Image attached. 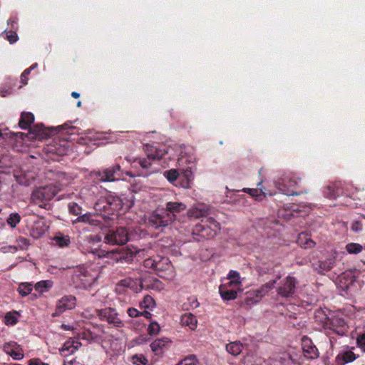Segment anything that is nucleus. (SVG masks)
<instances>
[{
    "instance_id": "33",
    "label": "nucleus",
    "mask_w": 365,
    "mask_h": 365,
    "mask_svg": "<svg viewBox=\"0 0 365 365\" xmlns=\"http://www.w3.org/2000/svg\"><path fill=\"white\" fill-rule=\"evenodd\" d=\"M228 279L229 282L227 283L229 284L230 287H239L240 284V273L237 271L231 270L228 274Z\"/></svg>"
},
{
    "instance_id": "31",
    "label": "nucleus",
    "mask_w": 365,
    "mask_h": 365,
    "mask_svg": "<svg viewBox=\"0 0 365 365\" xmlns=\"http://www.w3.org/2000/svg\"><path fill=\"white\" fill-rule=\"evenodd\" d=\"M53 241L58 246H59L61 247H67L69 245V244L71 242L69 236L64 235L61 233L58 235H56L53 237Z\"/></svg>"
},
{
    "instance_id": "55",
    "label": "nucleus",
    "mask_w": 365,
    "mask_h": 365,
    "mask_svg": "<svg viewBox=\"0 0 365 365\" xmlns=\"http://www.w3.org/2000/svg\"><path fill=\"white\" fill-rule=\"evenodd\" d=\"M31 73V69H25L21 75V82L24 85H26L29 80V76Z\"/></svg>"
},
{
    "instance_id": "57",
    "label": "nucleus",
    "mask_w": 365,
    "mask_h": 365,
    "mask_svg": "<svg viewBox=\"0 0 365 365\" xmlns=\"http://www.w3.org/2000/svg\"><path fill=\"white\" fill-rule=\"evenodd\" d=\"M188 301L190 302V305L192 309H195L200 305V303L197 302L195 297H190L188 298Z\"/></svg>"
},
{
    "instance_id": "39",
    "label": "nucleus",
    "mask_w": 365,
    "mask_h": 365,
    "mask_svg": "<svg viewBox=\"0 0 365 365\" xmlns=\"http://www.w3.org/2000/svg\"><path fill=\"white\" fill-rule=\"evenodd\" d=\"M206 214V211L203 210H200L198 208H192L190 209L187 211V215L189 217H193V218H200L203 217Z\"/></svg>"
},
{
    "instance_id": "54",
    "label": "nucleus",
    "mask_w": 365,
    "mask_h": 365,
    "mask_svg": "<svg viewBox=\"0 0 365 365\" xmlns=\"http://www.w3.org/2000/svg\"><path fill=\"white\" fill-rule=\"evenodd\" d=\"M356 344L361 349L365 348V334L358 335L356 338Z\"/></svg>"
},
{
    "instance_id": "50",
    "label": "nucleus",
    "mask_w": 365,
    "mask_h": 365,
    "mask_svg": "<svg viewBox=\"0 0 365 365\" xmlns=\"http://www.w3.org/2000/svg\"><path fill=\"white\" fill-rule=\"evenodd\" d=\"M8 26L10 27V30L16 31L18 29V19L15 16H12L7 21Z\"/></svg>"
},
{
    "instance_id": "25",
    "label": "nucleus",
    "mask_w": 365,
    "mask_h": 365,
    "mask_svg": "<svg viewBox=\"0 0 365 365\" xmlns=\"http://www.w3.org/2000/svg\"><path fill=\"white\" fill-rule=\"evenodd\" d=\"M155 272L158 273L166 269H168L170 266V262L166 257H163L160 255H156V262L155 264Z\"/></svg>"
},
{
    "instance_id": "19",
    "label": "nucleus",
    "mask_w": 365,
    "mask_h": 365,
    "mask_svg": "<svg viewBox=\"0 0 365 365\" xmlns=\"http://www.w3.org/2000/svg\"><path fill=\"white\" fill-rule=\"evenodd\" d=\"M76 298L73 295H65L58 300L56 303V308L55 313L53 316L60 315L67 309H72L75 308Z\"/></svg>"
},
{
    "instance_id": "40",
    "label": "nucleus",
    "mask_w": 365,
    "mask_h": 365,
    "mask_svg": "<svg viewBox=\"0 0 365 365\" xmlns=\"http://www.w3.org/2000/svg\"><path fill=\"white\" fill-rule=\"evenodd\" d=\"M21 217L20 215L16 213H11L10 214L9 217L7 219V223L11 227H15L17 224L20 222Z\"/></svg>"
},
{
    "instance_id": "47",
    "label": "nucleus",
    "mask_w": 365,
    "mask_h": 365,
    "mask_svg": "<svg viewBox=\"0 0 365 365\" xmlns=\"http://www.w3.org/2000/svg\"><path fill=\"white\" fill-rule=\"evenodd\" d=\"M17 243L21 250H26L30 245L29 240L22 237L17 240Z\"/></svg>"
},
{
    "instance_id": "8",
    "label": "nucleus",
    "mask_w": 365,
    "mask_h": 365,
    "mask_svg": "<svg viewBox=\"0 0 365 365\" xmlns=\"http://www.w3.org/2000/svg\"><path fill=\"white\" fill-rule=\"evenodd\" d=\"M34 122V115L31 112H22L19 122V126L24 130L30 129V134H32L34 138H44L47 137L46 128L42 124H36L31 128Z\"/></svg>"
},
{
    "instance_id": "56",
    "label": "nucleus",
    "mask_w": 365,
    "mask_h": 365,
    "mask_svg": "<svg viewBox=\"0 0 365 365\" xmlns=\"http://www.w3.org/2000/svg\"><path fill=\"white\" fill-rule=\"evenodd\" d=\"M127 313L130 317L133 318L140 317V314H141V312H139L135 308L130 307L127 310Z\"/></svg>"
},
{
    "instance_id": "6",
    "label": "nucleus",
    "mask_w": 365,
    "mask_h": 365,
    "mask_svg": "<svg viewBox=\"0 0 365 365\" xmlns=\"http://www.w3.org/2000/svg\"><path fill=\"white\" fill-rule=\"evenodd\" d=\"M124 172L119 164L103 168L101 170L93 171L91 176L96 183L111 182L119 180L123 178Z\"/></svg>"
},
{
    "instance_id": "37",
    "label": "nucleus",
    "mask_w": 365,
    "mask_h": 365,
    "mask_svg": "<svg viewBox=\"0 0 365 365\" xmlns=\"http://www.w3.org/2000/svg\"><path fill=\"white\" fill-rule=\"evenodd\" d=\"M32 289H33L32 284L28 283V282H24V283H21L19 284V288H18V292L22 297H26L29 294L31 293Z\"/></svg>"
},
{
    "instance_id": "3",
    "label": "nucleus",
    "mask_w": 365,
    "mask_h": 365,
    "mask_svg": "<svg viewBox=\"0 0 365 365\" xmlns=\"http://www.w3.org/2000/svg\"><path fill=\"white\" fill-rule=\"evenodd\" d=\"M88 251L98 258H108L117 263H130L136 255L140 254L141 252L136 248L130 247L116 249L111 251H106L98 247H91Z\"/></svg>"
},
{
    "instance_id": "21",
    "label": "nucleus",
    "mask_w": 365,
    "mask_h": 365,
    "mask_svg": "<svg viewBox=\"0 0 365 365\" xmlns=\"http://www.w3.org/2000/svg\"><path fill=\"white\" fill-rule=\"evenodd\" d=\"M236 288H238V287H230L228 283H225L220 286L219 292L223 299L232 300L236 299L237 296Z\"/></svg>"
},
{
    "instance_id": "5",
    "label": "nucleus",
    "mask_w": 365,
    "mask_h": 365,
    "mask_svg": "<svg viewBox=\"0 0 365 365\" xmlns=\"http://www.w3.org/2000/svg\"><path fill=\"white\" fill-rule=\"evenodd\" d=\"M220 230V225L213 217H204L195 225L192 235L196 241L214 238Z\"/></svg>"
},
{
    "instance_id": "7",
    "label": "nucleus",
    "mask_w": 365,
    "mask_h": 365,
    "mask_svg": "<svg viewBox=\"0 0 365 365\" xmlns=\"http://www.w3.org/2000/svg\"><path fill=\"white\" fill-rule=\"evenodd\" d=\"M60 190L57 185L52 184L38 187L31 194V201L41 208H46L48 205L46 202L52 200Z\"/></svg>"
},
{
    "instance_id": "49",
    "label": "nucleus",
    "mask_w": 365,
    "mask_h": 365,
    "mask_svg": "<svg viewBox=\"0 0 365 365\" xmlns=\"http://www.w3.org/2000/svg\"><path fill=\"white\" fill-rule=\"evenodd\" d=\"M362 223L359 220H354L351 222V230L354 232H359L362 230Z\"/></svg>"
},
{
    "instance_id": "30",
    "label": "nucleus",
    "mask_w": 365,
    "mask_h": 365,
    "mask_svg": "<svg viewBox=\"0 0 365 365\" xmlns=\"http://www.w3.org/2000/svg\"><path fill=\"white\" fill-rule=\"evenodd\" d=\"M19 313L17 311L7 312L4 316V324L7 326H14L18 322V317Z\"/></svg>"
},
{
    "instance_id": "61",
    "label": "nucleus",
    "mask_w": 365,
    "mask_h": 365,
    "mask_svg": "<svg viewBox=\"0 0 365 365\" xmlns=\"http://www.w3.org/2000/svg\"><path fill=\"white\" fill-rule=\"evenodd\" d=\"M71 96H72L73 98H79V97H80V93H77V92H76V91H73V92L71 93Z\"/></svg>"
},
{
    "instance_id": "20",
    "label": "nucleus",
    "mask_w": 365,
    "mask_h": 365,
    "mask_svg": "<svg viewBox=\"0 0 365 365\" xmlns=\"http://www.w3.org/2000/svg\"><path fill=\"white\" fill-rule=\"evenodd\" d=\"M4 350L15 360H20L24 356L22 349L15 341L5 343L4 344Z\"/></svg>"
},
{
    "instance_id": "43",
    "label": "nucleus",
    "mask_w": 365,
    "mask_h": 365,
    "mask_svg": "<svg viewBox=\"0 0 365 365\" xmlns=\"http://www.w3.org/2000/svg\"><path fill=\"white\" fill-rule=\"evenodd\" d=\"M4 33H6V39L9 41L10 43H14L17 41L19 39L18 35L16 34V31L10 30L9 31H6V30L4 31Z\"/></svg>"
},
{
    "instance_id": "41",
    "label": "nucleus",
    "mask_w": 365,
    "mask_h": 365,
    "mask_svg": "<svg viewBox=\"0 0 365 365\" xmlns=\"http://www.w3.org/2000/svg\"><path fill=\"white\" fill-rule=\"evenodd\" d=\"M132 362L135 365H146L148 361L144 355L135 354L132 357Z\"/></svg>"
},
{
    "instance_id": "13",
    "label": "nucleus",
    "mask_w": 365,
    "mask_h": 365,
    "mask_svg": "<svg viewBox=\"0 0 365 365\" xmlns=\"http://www.w3.org/2000/svg\"><path fill=\"white\" fill-rule=\"evenodd\" d=\"M96 314L98 317L102 320L107 322L109 324H113L115 327H123L124 324L118 317V314L115 309L106 307L101 309H96Z\"/></svg>"
},
{
    "instance_id": "23",
    "label": "nucleus",
    "mask_w": 365,
    "mask_h": 365,
    "mask_svg": "<svg viewBox=\"0 0 365 365\" xmlns=\"http://www.w3.org/2000/svg\"><path fill=\"white\" fill-rule=\"evenodd\" d=\"M297 244L304 249L312 248L315 246V242L307 232H301L298 235Z\"/></svg>"
},
{
    "instance_id": "42",
    "label": "nucleus",
    "mask_w": 365,
    "mask_h": 365,
    "mask_svg": "<svg viewBox=\"0 0 365 365\" xmlns=\"http://www.w3.org/2000/svg\"><path fill=\"white\" fill-rule=\"evenodd\" d=\"M180 361L182 365H197L199 362L197 356L194 354L185 357Z\"/></svg>"
},
{
    "instance_id": "38",
    "label": "nucleus",
    "mask_w": 365,
    "mask_h": 365,
    "mask_svg": "<svg viewBox=\"0 0 365 365\" xmlns=\"http://www.w3.org/2000/svg\"><path fill=\"white\" fill-rule=\"evenodd\" d=\"M44 232L45 228L43 227V225L40 222H36L34 225L31 232V235L34 237L38 238L42 236Z\"/></svg>"
},
{
    "instance_id": "12",
    "label": "nucleus",
    "mask_w": 365,
    "mask_h": 365,
    "mask_svg": "<svg viewBox=\"0 0 365 365\" xmlns=\"http://www.w3.org/2000/svg\"><path fill=\"white\" fill-rule=\"evenodd\" d=\"M354 349V347H346L338 353L333 363H331L328 358L324 359V363L325 365H345L353 362L359 356L353 351Z\"/></svg>"
},
{
    "instance_id": "35",
    "label": "nucleus",
    "mask_w": 365,
    "mask_h": 365,
    "mask_svg": "<svg viewBox=\"0 0 365 365\" xmlns=\"http://www.w3.org/2000/svg\"><path fill=\"white\" fill-rule=\"evenodd\" d=\"M346 250L349 254L356 255L363 250V246L359 243L350 242L346 245Z\"/></svg>"
},
{
    "instance_id": "48",
    "label": "nucleus",
    "mask_w": 365,
    "mask_h": 365,
    "mask_svg": "<svg viewBox=\"0 0 365 365\" xmlns=\"http://www.w3.org/2000/svg\"><path fill=\"white\" fill-rule=\"evenodd\" d=\"M56 129L60 132V131H63V130H66L68 129V133H70V134H73L74 132L73 130H75L76 129V127L74 126H72V125H70V124L68 123H64L63 125H59L58 127L56 128Z\"/></svg>"
},
{
    "instance_id": "17",
    "label": "nucleus",
    "mask_w": 365,
    "mask_h": 365,
    "mask_svg": "<svg viewBox=\"0 0 365 365\" xmlns=\"http://www.w3.org/2000/svg\"><path fill=\"white\" fill-rule=\"evenodd\" d=\"M124 200L118 196H109L106 200L103 209L108 215H114L120 211H124Z\"/></svg>"
},
{
    "instance_id": "46",
    "label": "nucleus",
    "mask_w": 365,
    "mask_h": 365,
    "mask_svg": "<svg viewBox=\"0 0 365 365\" xmlns=\"http://www.w3.org/2000/svg\"><path fill=\"white\" fill-rule=\"evenodd\" d=\"M78 222H88L90 225H95V220L93 219V216L90 213L84 214L78 217Z\"/></svg>"
},
{
    "instance_id": "64",
    "label": "nucleus",
    "mask_w": 365,
    "mask_h": 365,
    "mask_svg": "<svg viewBox=\"0 0 365 365\" xmlns=\"http://www.w3.org/2000/svg\"><path fill=\"white\" fill-rule=\"evenodd\" d=\"M125 175H128V176H130V177L133 176L130 171L125 172Z\"/></svg>"
},
{
    "instance_id": "27",
    "label": "nucleus",
    "mask_w": 365,
    "mask_h": 365,
    "mask_svg": "<svg viewBox=\"0 0 365 365\" xmlns=\"http://www.w3.org/2000/svg\"><path fill=\"white\" fill-rule=\"evenodd\" d=\"M341 194L340 183L334 182L327 187L324 195L329 198L335 199Z\"/></svg>"
},
{
    "instance_id": "18",
    "label": "nucleus",
    "mask_w": 365,
    "mask_h": 365,
    "mask_svg": "<svg viewBox=\"0 0 365 365\" xmlns=\"http://www.w3.org/2000/svg\"><path fill=\"white\" fill-rule=\"evenodd\" d=\"M302 348L304 357L308 359H315L319 356L318 349L307 336L302 338Z\"/></svg>"
},
{
    "instance_id": "45",
    "label": "nucleus",
    "mask_w": 365,
    "mask_h": 365,
    "mask_svg": "<svg viewBox=\"0 0 365 365\" xmlns=\"http://www.w3.org/2000/svg\"><path fill=\"white\" fill-rule=\"evenodd\" d=\"M156 262V256L148 257L143 261V266L145 268L151 269L155 270V264Z\"/></svg>"
},
{
    "instance_id": "11",
    "label": "nucleus",
    "mask_w": 365,
    "mask_h": 365,
    "mask_svg": "<svg viewBox=\"0 0 365 365\" xmlns=\"http://www.w3.org/2000/svg\"><path fill=\"white\" fill-rule=\"evenodd\" d=\"M129 240V235L127 229L118 227L115 230H109L105 235L103 242L110 245H123Z\"/></svg>"
},
{
    "instance_id": "34",
    "label": "nucleus",
    "mask_w": 365,
    "mask_h": 365,
    "mask_svg": "<svg viewBox=\"0 0 365 365\" xmlns=\"http://www.w3.org/2000/svg\"><path fill=\"white\" fill-rule=\"evenodd\" d=\"M53 286V282L51 280H42L37 282L34 288L35 289L40 292L43 293L47 290V289L51 288Z\"/></svg>"
},
{
    "instance_id": "32",
    "label": "nucleus",
    "mask_w": 365,
    "mask_h": 365,
    "mask_svg": "<svg viewBox=\"0 0 365 365\" xmlns=\"http://www.w3.org/2000/svg\"><path fill=\"white\" fill-rule=\"evenodd\" d=\"M242 191L250 194L252 197H255L256 200H262V197L265 196L264 192L259 187L258 188H244Z\"/></svg>"
},
{
    "instance_id": "28",
    "label": "nucleus",
    "mask_w": 365,
    "mask_h": 365,
    "mask_svg": "<svg viewBox=\"0 0 365 365\" xmlns=\"http://www.w3.org/2000/svg\"><path fill=\"white\" fill-rule=\"evenodd\" d=\"M167 342L168 340L165 339H155L151 343L150 348L156 355H160L163 353V348Z\"/></svg>"
},
{
    "instance_id": "4",
    "label": "nucleus",
    "mask_w": 365,
    "mask_h": 365,
    "mask_svg": "<svg viewBox=\"0 0 365 365\" xmlns=\"http://www.w3.org/2000/svg\"><path fill=\"white\" fill-rule=\"evenodd\" d=\"M146 147V158H135L132 163L133 167H140L143 169L142 173L139 174V175L143 176H148L155 173L157 169L153 168V163L155 161L160 160L167 153L165 150L152 145H148Z\"/></svg>"
},
{
    "instance_id": "58",
    "label": "nucleus",
    "mask_w": 365,
    "mask_h": 365,
    "mask_svg": "<svg viewBox=\"0 0 365 365\" xmlns=\"http://www.w3.org/2000/svg\"><path fill=\"white\" fill-rule=\"evenodd\" d=\"M283 365H300L299 364L294 361L290 356L288 357L287 360H285L284 364Z\"/></svg>"
},
{
    "instance_id": "60",
    "label": "nucleus",
    "mask_w": 365,
    "mask_h": 365,
    "mask_svg": "<svg viewBox=\"0 0 365 365\" xmlns=\"http://www.w3.org/2000/svg\"><path fill=\"white\" fill-rule=\"evenodd\" d=\"M140 316H143L146 319H150L152 317V314L150 312L144 311L142 312L141 314H140Z\"/></svg>"
},
{
    "instance_id": "14",
    "label": "nucleus",
    "mask_w": 365,
    "mask_h": 365,
    "mask_svg": "<svg viewBox=\"0 0 365 365\" xmlns=\"http://www.w3.org/2000/svg\"><path fill=\"white\" fill-rule=\"evenodd\" d=\"M276 282V280L269 281V282L262 285L257 290L250 292V295L246 297V304L247 305H252L259 302V300L265 296L269 290L274 287Z\"/></svg>"
},
{
    "instance_id": "22",
    "label": "nucleus",
    "mask_w": 365,
    "mask_h": 365,
    "mask_svg": "<svg viewBox=\"0 0 365 365\" xmlns=\"http://www.w3.org/2000/svg\"><path fill=\"white\" fill-rule=\"evenodd\" d=\"M187 209V205L180 202H168L165 205V210L173 215L174 220L176 219V215Z\"/></svg>"
},
{
    "instance_id": "62",
    "label": "nucleus",
    "mask_w": 365,
    "mask_h": 365,
    "mask_svg": "<svg viewBox=\"0 0 365 365\" xmlns=\"http://www.w3.org/2000/svg\"><path fill=\"white\" fill-rule=\"evenodd\" d=\"M38 66V63H35L34 64H32L29 68H28L27 69H31V71L32 70H34V68H37Z\"/></svg>"
},
{
    "instance_id": "51",
    "label": "nucleus",
    "mask_w": 365,
    "mask_h": 365,
    "mask_svg": "<svg viewBox=\"0 0 365 365\" xmlns=\"http://www.w3.org/2000/svg\"><path fill=\"white\" fill-rule=\"evenodd\" d=\"M68 209L71 213L78 215L81 213V207L75 202L68 205Z\"/></svg>"
},
{
    "instance_id": "53",
    "label": "nucleus",
    "mask_w": 365,
    "mask_h": 365,
    "mask_svg": "<svg viewBox=\"0 0 365 365\" xmlns=\"http://www.w3.org/2000/svg\"><path fill=\"white\" fill-rule=\"evenodd\" d=\"M88 242L91 245H98L101 242V237L98 235H91L88 237Z\"/></svg>"
},
{
    "instance_id": "36",
    "label": "nucleus",
    "mask_w": 365,
    "mask_h": 365,
    "mask_svg": "<svg viewBox=\"0 0 365 365\" xmlns=\"http://www.w3.org/2000/svg\"><path fill=\"white\" fill-rule=\"evenodd\" d=\"M155 306V302L153 298L150 295L144 297L143 300L140 302V307L141 309H153Z\"/></svg>"
},
{
    "instance_id": "63",
    "label": "nucleus",
    "mask_w": 365,
    "mask_h": 365,
    "mask_svg": "<svg viewBox=\"0 0 365 365\" xmlns=\"http://www.w3.org/2000/svg\"><path fill=\"white\" fill-rule=\"evenodd\" d=\"M62 328L64 329V330H71V328L69 325H66V324H62Z\"/></svg>"
},
{
    "instance_id": "15",
    "label": "nucleus",
    "mask_w": 365,
    "mask_h": 365,
    "mask_svg": "<svg viewBox=\"0 0 365 365\" xmlns=\"http://www.w3.org/2000/svg\"><path fill=\"white\" fill-rule=\"evenodd\" d=\"M297 284L295 277L287 276L280 282L277 292L282 297H289L294 294Z\"/></svg>"
},
{
    "instance_id": "29",
    "label": "nucleus",
    "mask_w": 365,
    "mask_h": 365,
    "mask_svg": "<svg viewBox=\"0 0 365 365\" xmlns=\"http://www.w3.org/2000/svg\"><path fill=\"white\" fill-rule=\"evenodd\" d=\"M226 350L233 356L239 355L242 350V344L240 341L231 342L226 345Z\"/></svg>"
},
{
    "instance_id": "44",
    "label": "nucleus",
    "mask_w": 365,
    "mask_h": 365,
    "mask_svg": "<svg viewBox=\"0 0 365 365\" xmlns=\"http://www.w3.org/2000/svg\"><path fill=\"white\" fill-rule=\"evenodd\" d=\"M160 330V325L156 322H151L148 328V334L151 336L158 334Z\"/></svg>"
},
{
    "instance_id": "1",
    "label": "nucleus",
    "mask_w": 365,
    "mask_h": 365,
    "mask_svg": "<svg viewBox=\"0 0 365 365\" xmlns=\"http://www.w3.org/2000/svg\"><path fill=\"white\" fill-rule=\"evenodd\" d=\"M314 319L324 329L327 335L347 336L349 326L341 313L329 309L319 308L314 312Z\"/></svg>"
},
{
    "instance_id": "24",
    "label": "nucleus",
    "mask_w": 365,
    "mask_h": 365,
    "mask_svg": "<svg viewBox=\"0 0 365 365\" xmlns=\"http://www.w3.org/2000/svg\"><path fill=\"white\" fill-rule=\"evenodd\" d=\"M180 323L184 327H188L191 330H195L197 325L196 317L191 313H185L180 317Z\"/></svg>"
},
{
    "instance_id": "59",
    "label": "nucleus",
    "mask_w": 365,
    "mask_h": 365,
    "mask_svg": "<svg viewBox=\"0 0 365 365\" xmlns=\"http://www.w3.org/2000/svg\"><path fill=\"white\" fill-rule=\"evenodd\" d=\"M41 363L39 359H32L29 361V365H41Z\"/></svg>"
},
{
    "instance_id": "10",
    "label": "nucleus",
    "mask_w": 365,
    "mask_h": 365,
    "mask_svg": "<svg viewBox=\"0 0 365 365\" xmlns=\"http://www.w3.org/2000/svg\"><path fill=\"white\" fill-rule=\"evenodd\" d=\"M174 221L173 215L165 209H158L154 211L148 219V225L154 229L165 227Z\"/></svg>"
},
{
    "instance_id": "52",
    "label": "nucleus",
    "mask_w": 365,
    "mask_h": 365,
    "mask_svg": "<svg viewBox=\"0 0 365 365\" xmlns=\"http://www.w3.org/2000/svg\"><path fill=\"white\" fill-rule=\"evenodd\" d=\"M134 284H135V282L130 278L122 279L119 282V284L120 286L124 287H130L131 289L133 288Z\"/></svg>"
},
{
    "instance_id": "2",
    "label": "nucleus",
    "mask_w": 365,
    "mask_h": 365,
    "mask_svg": "<svg viewBox=\"0 0 365 365\" xmlns=\"http://www.w3.org/2000/svg\"><path fill=\"white\" fill-rule=\"evenodd\" d=\"M196 158L194 155L181 153L178 158V169H170L164 172V176L172 184L180 178L179 185L189 188L194 180L193 170L196 169Z\"/></svg>"
},
{
    "instance_id": "9",
    "label": "nucleus",
    "mask_w": 365,
    "mask_h": 365,
    "mask_svg": "<svg viewBox=\"0 0 365 365\" xmlns=\"http://www.w3.org/2000/svg\"><path fill=\"white\" fill-rule=\"evenodd\" d=\"M301 178L294 174H284L275 180L274 185L282 193L288 196L299 195L300 192L294 191Z\"/></svg>"
},
{
    "instance_id": "16",
    "label": "nucleus",
    "mask_w": 365,
    "mask_h": 365,
    "mask_svg": "<svg viewBox=\"0 0 365 365\" xmlns=\"http://www.w3.org/2000/svg\"><path fill=\"white\" fill-rule=\"evenodd\" d=\"M312 269L319 274H324L327 272L331 270L335 264L334 257L326 259H318L312 257L310 260Z\"/></svg>"
},
{
    "instance_id": "26",
    "label": "nucleus",
    "mask_w": 365,
    "mask_h": 365,
    "mask_svg": "<svg viewBox=\"0 0 365 365\" xmlns=\"http://www.w3.org/2000/svg\"><path fill=\"white\" fill-rule=\"evenodd\" d=\"M277 266L273 262H262L257 266V271L260 275L272 274L274 271V267Z\"/></svg>"
}]
</instances>
